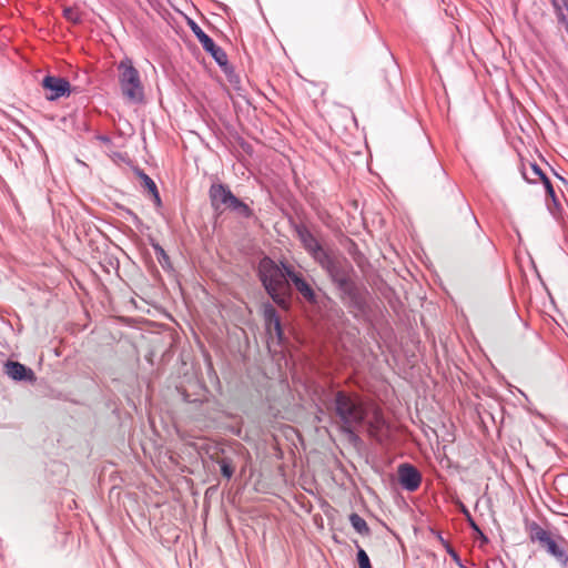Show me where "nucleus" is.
Returning <instances> with one entry per match:
<instances>
[{"instance_id": "f257e3e1", "label": "nucleus", "mask_w": 568, "mask_h": 568, "mask_svg": "<svg viewBox=\"0 0 568 568\" xmlns=\"http://www.w3.org/2000/svg\"><path fill=\"white\" fill-rule=\"evenodd\" d=\"M328 275L338 291L341 301L356 312H364L366 297L362 287L355 281V270L343 255L329 251L317 263Z\"/></svg>"}, {"instance_id": "f03ea898", "label": "nucleus", "mask_w": 568, "mask_h": 568, "mask_svg": "<svg viewBox=\"0 0 568 568\" xmlns=\"http://www.w3.org/2000/svg\"><path fill=\"white\" fill-rule=\"evenodd\" d=\"M334 412L341 430L349 442L358 443V432L364 428L367 410L361 398L351 393L338 390L334 395Z\"/></svg>"}, {"instance_id": "7ed1b4c3", "label": "nucleus", "mask_w": 568, "mask_h": 568, "mask_svg": "<svg viewBox=\"0 0 568 568\" xmlns=\"http://www.w3.org/2000/svg\"><path fill=\"white\" fill-rule=\"evenodd\" d=\"M283 264L285 263L281 262V266H278L274 260L264 256L258 262L257 275L273 302L280 307H287L288 300L285 288L288 280Z\"/></svg>"}, {"instance_id": "20e7f679", "label": "nucleus", "mask_w": 568, "mask_h": 568, "mask_svg": "<svg viewBox=\"0 0 568 568\" xmlns=\"http://www.w3.org/2000/svg\"><path fill=\"white\" fill-rule=\"evenodd\" d=\"M209 197L211 206L215 212L229 210L240 217L252 219L254 216L253 209L235 196L226 184L213 183L209 190Z\"/></svg>"}, {"instance_id": "39448f33", "label": "nucleus", "mask_w": 568, "mask_h": 568, "mask_svg": "<svg viewBox=\"0 0 568 568\" xmlns=\"http://www.w3.org/2000/svg\"><path fill=\"white\" fill-rule=\"evenodd\" d=\"M119 84L122 95L131 103H141L144 100V88L138 69L130 59L118 64Z\"/></svg>"}, {"instance_id": "423d86ee", "label": "nucleus", "mask_w": 568, "mask_h": 568, "mask_svg": "<svg viewBox=\"0 0 568 568\" xmlns=\"http://www.w3.org/2000/svg\"><path fill=\"white\" fill-rule=\"evenodd\" d=\"M530 539L538 542L562 567L568 565V542L564 537L559 535L554 537L537 523H532L530 525Z\"/></svg>"}, {"instance_id": "0eeeda50", "label": "nucleus", "mask_w": 568, "mask_h": 568, "mask_svg": "<svg viewBox=\"0 0 568 568\" xmlns=\"http://www.w3.org/2000/svg\"><path fill=\"white\" fill-rule=\"evenodd\" d=\"M283 266L286 272L287 280L292 282L296 291L307 303L314 306H321V304L324 303V300L329 301L328 297H320L302 273L296 272L292 265L283 264Z\"/></svg>"}, {"instance_id": "6e6552de", "label": "nucleus", "mask_w": 568, "mask_h": 568, "mask_svg": "<svg viewBox=\"0 0 568 568\" xmlns=\"http://www.w3.org/2000/svg\"><path fill=\"white\" fill-rule=\"evenodd\" d=\"M293 230L310 256L318 263L331 250L325 248L303 223H294Z\"/></svg>"}, {"instance_id": "1a4fd4ad", "label": "nucleus", "mask_w": 568, "mask_h": 568, "mask_svg": "<svg viewBox=\"0 0 568 568\" xmlns=\"http://www.w3.org/2000/svg\"><path fill=\"white\" fill-rule=\"evenodd\" d=\"M190 27L199 42L202 44V48L211 54L214 61L225 71L227 72L229 60L226 52L219 47L212 38H210L202 28L195 23L194 21L190 22Z\"/></svg>"}, {"instance_id": "9d476101", "label": "nucleus", "mask_w": 568, "mask_h": 568, "mask_svg": "<svg viewBox=\"0 0 568 568\" xmlns=\"http://www.w3.org/2000/svg\"><path fill=\"white\" fill-rule=\"evenodd\" d=\"M398 481L407 491H415L422 483L420 471L412 464L404 463L397 469Z\"/></svg>"}, {"instance_id": "9b49d317", "label": "nucleus", "mask_w": 568, "mask_h": 568, "mask_svg": "<svg viewBox=\"0 0 568 568\" xmlns=\"http://www.w3.org/2000/svg\"><path fill=\"white\" fill-rule=\"evenodd\" d=\"M42 87L50 91L45 98L49 101L58 100L61 97L69 95L71 85L68 80L61 77L47 75L42 80Z\"/></svg>"}, {"instance_id": "f8f14e48", "label": "nucleus", "mask_w": 568, "mask_h": 568, "mask_svg": "<svg viewBox=\"0 0 568 568\" xmlns=\"http://www.w3.org/2000/svg\"><path fill=\"white\" fill-rule=\"evenodd\" d=\"M4 367L6 374L13 381H36L33 371L19 362L8 361Z\"/></svg>"}, {"instance_id": "ddd939ff", "label": "nucleus", "mask_w": 568, "mask_h": 568, "mask_svg": "<svg viewBox=\"0 0 568 568\" xmlns=\"http://www.w3.org/2000/svg\"><path fill=\"white\" fill-rule=\"evenodd\" d=\"M364 428H366L368 435L378 442L383 440V430L386 428V420L384 417L376 413L371 420L365 419Z\"/></svg>"}, {"instance_id": "4468645a", "label": "nucleus", "mask_w": 568, "mask_h": 568, "mask_svg": "<svg viewBox=\"0 0 568 568\" xmlns=\"http://www.w3.org/2000/svg\"><path fill=\"white\" fill-rule=\"evenodd\" d=\"M558 22L564 27L568 24V0H551Z\"/></svg>"}, {"instance_id": "2eb2a0df", "label": "nucleus", "mask_w": 568, "mask_h": 568, "mask_svg": "<svg viewBox=\"0 0 568 568\" xmlns=\"http://www.w3.org/2000/svg\"><path fill=\"white\" fill-rule=\"evenodd\" d=\"M349 523L352 527L361 535L367 536L371 532V529L365 521L364 518H362L358 514L353 513L349 515Z\"/></svg>"}, {"instance_id": "dca6fc26", "label": "nucleus", "mask_w": 568, "mask_h": 568, "mask_svg": "<svg viewBox=\"0 0 568 568\" xmlns=\"http://www.w3.org/2000/svg\"><path fill=\"white\" fill-rule=\"evenodd\" d=\"M219 465H220L222 475L225 478L231 479L233 474H234V467L232 465L231 459L230 458H222L221 460H219Z\"/></svg>"}, {"instance_id": "f3484780", "label": "nucleus", "mask_w": 568, "mask_h": 568, "mask_svg": "<svg viewBox=\"0 0 568 568\" xmlns=\"http://www.w3.org/2000/svg\"><path fill=\"white\" fill-rule=\"evenodd\" d=\"M63 17L68 21L72 22L74 24L81 22V14H80V12L78 11V9L72 8V7H68V8L63 9Z\"/></svg>"}, {"instance_id": "a211bd4d", "label": "nucleus", "mask_w": 568, "mask_h": 568, "mask_svg": "<svg viewBox=\"0 0 568 568\" xmlns=\"http://www.w3.org/2000/svg\"><path fill=\"white\" fill-rule=\"evenodd\" d=\"M153 250L155 252L156 258L159 263L164 267L165 265L170 264V257L164 251V248L160 244H153Z\"/></svg>"}, {"instance_id": "6ab92c4d", "label": "nucleus", "mask_w": 568, "mask_h": 568, "mask_svg": "<svg viewBox=\"0 0 568 568\" xmlns=\"http://www.w3.org/2000/svg\"><path fill=\"white\" fill-rule=\"evenodd\" d=\"M541 182H542V184L545 186L547 196H549L552 200V203H554L555 206H558L559 205V201L557 199V195L555 193V190H554V186H552L550 180L548 178H544L541 180Z\"/></svg>"}, {"instance_id": "aec40b11", "label": "nucleus", "mask_w": 568, "mask_h": 568, "mask_svg": "<svg viewBox=\"0 0 568 568\" xmlns=\"http://www.w3.org/2000/svg\"><path fill=\"white\" fill-rule=\"evenodd\" d=\"M139 176L142 180V185L150 192V194L158 190L155 182L143 171L139 172Z\"/></svg>"}, {"instance_id": "412c9836", "label": "nucleus", "mask_w": 568, "mask_h": 568, "mask_svg": "<svg viewBox=\"0 0 568 568\" xmlns=\"http://www.w3.org/2000/svg\"><path fill=\"white\" fill-rule=\"evenodd\" d=\"M357 562H358L359 568H372L368 555L361 547H358V551H357Z\"/></svg>"}, {"instance_id": "4be33fe9", "label": "nucleus", "mask_w": 568, "mask_h": 568, "mask_svg": "<svg viewBox=\"0 0 568 568\" xmlns=\"http://www.w3.org/2000/svg\"><path fill=\"white\" fill-rule=\"evenodd\" d=\"M266 313L268 315L270 322L274 324V328H275L278 337H281L283 334L281 321H280L278 316L276 315L274 308H270L268 311H266Z\"/></svg>"}, {"instance_id": "5701e85b", "label": "nucleus", "mask_w": 568, "mask_h": 568, "mask_svg": "<svg viewBox=\"0 0 568 568\" xmlns=\"http://www.w3.org/2000/svg\"><path fill=\"white\" fill-rule=\"evenodd\" d=\"M447 554L450 556V558L454 560V562L456 565L464 568L460 557L458 556L457 551L450 545H447Z\"/></svg>"}, {"instance_id": "b1692460", "label": "nucleus", "mask_w": 568, "mask_h": 568, "mask_svg": "<svg viewBox=\"0 0 568 568\" xmlns=\"http://www.w3.org/2000/svg\"><path fill=\"white\" fill-rule=\"evenodd\" d=\"M531 169L535 172V174H537L540 178V180L547 178V175L541 171V169L537 164H532Z\"/></svg>"}, {"instance_id": "393cba45", "label": "nucleus", "mask_w": 568, "mask_h": 568, "mask_svg": "<svg viewBox=\"0 0 568 568\" xmlns=\"http://www.w3.org/2000/svg\"><path fill=\"white\" fill-rule=\"evenodd\" d=\"M153 200H154V203L160 206L161 205V197H160V194H159V191L156 190L155 192L151 193Z\"/></svg>"}, {"instance_id": "a878e982", "label": "nucleus", "mask_w": 568, "mask_h": 568, "mask_svg": "<svg viewBox=\"0 0 568 568\" xmlns=\"http://www.w3.org/2000/svg\"><path fill=\"white\" fill-rule=\"evenodd\" d=\"M470 525H471V527H473L476 531H478V534L480 535V537H481L485 541H487L486 536L481 532V530L478 528V526H477L473 520L470 521Z\"/></svg>"}, {"instance_id": "bb28decb", "label": "nucleus", "mask_w": 568, "mask_h": 568, "mask_svg": "<svg viewBox=\"0 0 568 568\" xmlns=\"http://www.w3.org/2000/svg\"><path fill=\"white\" fill-rule=\"evenodd\" d=\"M439 539H440V544L444 545V542L446 541L442 536H439Z\"/></svg>"}, {"instance_id": "cd10ccee", "label": "nucleus", "mask_w": 568, "mask_h": 568, "mask_svg": "<svg viewBox=\"0 0 568 568\" xmlns=\"http://www.w3.org/2000/svg\"><path fill=\"white\" fill-rule=\"evenodd\" d=\"M447 545H449L447 541L444 542V547L447 550Z\"/></svg>"}, {"instance_id": "c85d7f7f", "label": "nucleus", "mask_w": 568, "mask_h": 568, "mask_svg": "<svg viewBox=\"0 0 568 568\" xmlns=\"http://www.w3.org/2000/svg\"><path fill=\"white\" fill-rule=\"evenodd\" d=\"M565 29H566V31H567V33H568V24H567V26H565Z\"/></svg>"}]
</instances>
